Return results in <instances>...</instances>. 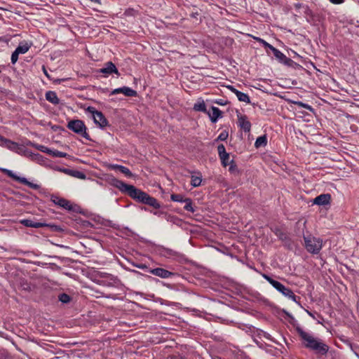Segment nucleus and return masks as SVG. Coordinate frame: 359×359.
Returning <instances> with one entry per match:
<instances>
[{
	"instance_id": "1",
	"label": "nucleus",
	"mask_w": 359,
	"mask_h": 359,
	"mask_svg": "<svg viewBox=\"0 0 359 359\" xmlns=\"http://www.w3.org/2000/svg\"><path fill=\"white\" fill-rule=\"evenodd\" d=\"M107 181L110 185L117 188L122 193L127 194L130 198L137 202L150 205L156 209L161 208L160 203L155 198L150 196L146 192L136 188L133 185L127 184L113 176H109Z\"/></svg>"
},
{
	"instance_id": "2",
	"label": "nucleus",
	"mask_w": 359,
	"mask_h": 359,
	"mask_svg": "<svg viewBox=\"0 0 359 359\" xmlns=\"http://www.w3.org/2000/svg\"><path fill=\"white\" fill-rule=\"evenodd\" d=\"M296 331L299 335L303 346L316 354L325 355L329 351V346L322 339L315 337L311 332L304 331L297 326Z\"/></svg>"
},
{
	"instance_id": "3",
	"label": "nucleus",
	"mask_w": 359,
	"mask_h": 359,
	"mask_svg": "<svg viewBox=\"0 0 359 359\" xmlns=\"http://www.w3.org/2000/svg\"><path fill=\"white\" fill-rule=\"evenodd\" d=\"M304 248L311 254L318 255L323 245V241L311 234L304 235Z\"/></svg>"
},
{
	"instance_id": "4",
	"label": "nucleus",
	"mask_w": 359,
	"mask_h": 359,
	"mask_svg": "<svg viewBox=\"0 0 359 359\" xmlns=\"http://www.w3.org/2000/svg\"><path fill=\"white\" fill-rule=\"evenodd\" d=\"M67 127L87 140H90V135L87 133V128L83 121L79 119L71 120L68 122Z\"/></svg>"
},
{
	"instance_id": "5",
	"label": "nucleus",
	"mask_w": 359,
	"mask_h": 359,
	"mask_svg": "<svg viewBox=\"0 0 359 359\" xmlns=\"http://www.w3.org/2000/svg\"><path fill=\"white\" fill-rule=\"evenodd\" d=\"M86 111L93 115L94 123L103 128L108 125V121L101 111L96 110L93 107H88Z\"/></svg>"
},
{
	"instance_id": "6",
	"label": "nucleus",
	"mask_w": 359,
	"mask_h": 359,
	"mask_svg": "<svg viewBox=\"0 0 359 359\" xmlns=\"http://www.w3.org/2000/svg\"><path fill=\"white\" fill-rule=\"evenodd\" d=\"M262 276L266 280H267L278 292L281 293L285 297H287V295L292 290L289 287H285L280 282L273 279L271 277H270L269 275L266 273H262Z\"/></svg>"
},
{
	"instance_id": "7",
	"label": "nucleus",
	"mask_w": 359,
	"mask_h": 359,
	"mask_svg": "<svg viewBox=\"0 0 359 359\" xmlns=\"http://www.w3.org/2000/svg\"><path fill=\"white\" fill-rule=\"evenodd\" d=\"M2 171L7 175L8 177H11L14 180L19 182L25 185L28 186L29 187L37 190L40 188V186L37 184H34L28 181V180L24 177H19L16 174H15L12 170L8 169H2Z\"/></svg>"
},
{
	"instance_id": "8",
	"label": "nucleus",
	"mask_w": 359,
	"mask_h": 359,
	"mask_svg": "<svg viewBox=\"0 0 359 359\" xmlns=\"http://www.w3.org/2000/svg\"><path fill=\"white\" fill-rule=\"evenodd\" d=\"M50 199H51V201L54 204L62 208L65 210H69V211L74 210L71 202L64 198H61L57 196L53 195V196H51Z\"/></svg>"
},
{
	"instance_id": "9",
	"label": "nucleus",
	"mask_w": 359,
	"mask_h": 359,
	"mask_svg": "<svg viewBox=\"0 0 359 359\" xmlns=\"http://www.w3.org/2000/svg\"><path fill=\"white\" fill-rule=\"evenodd\" d=\"M238 126L245 132L249 133L251 129V123L245 114L237 112Z\"/></svg>"
},
{
	"instance_id": "10",
	"label": "nucleus",
	"mask_w": 359,
	"mask_h": 359,
	"mask_svg": "<svg viewBox=\"0 0 359 359\" xmlns=\"http://www.w3.org/2000/svg\"><path fill=\"white\" fill-rule=\"evenodd\" d=\"M99 73H102L104 74L105 77H107L109 75L111 74L112 73H114L119 76V72L118 71V69L115 66V65L112 62H107L104 64V67L100 69L97 71Z\"/></svg>"
},
{
	"instance_id": "11",
	"label": "nucleus",
	"mask_w": 359,
	"mask_h": 359,
	"mask_svg": "<svg viewBox=\"0 0 359 359\" xmlns=\"http://www.w3.org/2000/svg\"><path fill=\"white\" fill-rule=\"evenodd\" d=\"M148 272L161 278H169L175 275L174 273L169 271L166 269H164L163 268H155L152 269H149Z\"/></svg>"
},
{
	"instance_id": "12",
	"label": "nucleus",
	"mask_w": 359,
	"mask_h": 359,
	"mask_svg": "<svg viewBox=\"0 0 359 359\" xmlns=\"http://www.w3.org/2000/svg\"><path fill=\"white\" fill-rule=\"evenodd\" d=\"M271 51L273 53L274 57L276 58V60H278L279 62L286 65H290V64L292 62V60L290 58L286 57L285 54H283L281 51L275 47H273Z\"/></svg>"
},
{
	"instance_id": "13",
	"label": "nucleus",
	"mask_w": 359,
	"mask_h": 359,
	"mask_svg": "<svg viewBox=\"0 0 359 359\" xmlns=\"http://www.w3.org/2000/svg\"><path fill=\"white\" fill-rule=\"evenodd\" d=\"M118 93H123L127 97H135L137 95V91L128 86L115 88L111 92V95H116Z\"/></svg>"
},
{
	"instance_id": "14",
	"label": "nucleus",
	"mask_w": 359,
	"mask_h": 359,
	"mask_svg": "<svg viewBox=\"0 0 359 359\" xmlns=\"http://www.w3.org/2000/svg\"><path fill=\"white\" fill-rule=\"evenodd\" d=\"M227 88L236 95V97L239 101L243 102H245L248 104L250 103V99L248 94L238 90L233 86H228Z\"/></svg>"
},
{
	"instance_id": "15",
	"label": "nucleus",
	"mask_w": 359,
	"mask_h": 359,
	"mask_svg": "<svg viewBox=\"0 0 359 359\" xmlns=\"http://www.w3.org/2000/svg\"><path fill=\"white\" fill-rule=\"evenodd\" d=\"M331 196L329 194H323L318 196L313 200V203L318 205H327L330 202Z\"/></svg>"
},
{
	"instance_id": "16",
	"label": "nucleus",
	"mask_w": 359,
	"mask_h": 359,
	"mask_svg": "<svg viewBox=\"0 0 359 359\" xmlns=\"http://www.w3.org/2000/svg\"><path fill=\"white\" fill-rule=\"evenodd\" d=\"M109 168L111 170H118V171L124 174L126 177H133V174L132 173V172L128 168L123 165L118 164H111L109 165Z\"/></svg>"
},
{
	"instance_id": "17",
	"label": "nucleus",
	"mask_w": 359,
	"mask_h": 359,
	"mask_svg": "<svg viewBox=\"0 0 359 359\" xmlns=\"http://www.w3.org/2000/svg\"><path fill=\"white\" fill-rule=\"evenodd\" d=\"M212 112L207 111V114H208L210 121L212 123H216L217 120L222 117V111L216 107H211Z\"/></svg>"
},
{
	"instance_id": "18",
	"label": "nucleus",
	"mask_w": 359,
	"mask_h": 359,
	"mask_svg": "<svg viewBox=\"0 0 359 359\" xmlns=\"http://www.w3.org/2000/svg\"><path fill=\"white\" fill-rule=\"evenodd\" d=\"M20 224H22V225H24L25 226H27V227L40 228V227H43V226H47V224L45 223L38 222L33 221L32 219H22V220H20Z\"/></svg>"
},
{
	"instance_id": "19",
	"label": "nucleus",
	"mask_w": 359,
	"mask_h": 359,
	"mask_svg": "<svg viewBox=\"0 0 359 359\" xmlns=\"http://www.w3.org/2000/svg\"><path fill=\"white\" fill-rule=\"evenodd\" d=\"M275 234L280 240L284 242V244L286 246L289 248L290 247L291 239L289 238L288 235L285 232L277 229L275 231Z\"/></svg>"
},
{
	"instance_id": "20",
	"label": "nucleus",
	"mask_w": 359,
	"mask_h": 359,
	"mask_svg": "<svg viewBox=\"0 0 359 359\" xmlns=\"http://www.w3.org/2000/svg\"><path fill=\"white\" fill-rule=\"evenodd\" d=\"M202 175L201 172H194L191 175V185L193 187H198L201 184Z\"/></svg>"
},
{
	"instance_id": "21",
	"label": "nucleus",
	"mask_w": 359,
	"mask_h": 359,
	"mask_svg": "<svg viewBox=\"0 0 359 359\" xmlns=\"http://www.w3.org/2000/svg\"><path fill=\"white\" fill-rule=\"evenodd\" d=\"M60 170L79 179L85 180L86 178V175L83 172L79 170H72L66 168L60 169Z\"/></svg>"
},
{
	"instance_id": "22",
	"label": "nucleus",
	"mask_w": 359,
	"mask_h": 359,
	"mask_svg": "<svg viewBox=\"0 0 359 359\" xmlns=\"http://www.w3.org/2000/svg\"><path fill=\"white\" fill-rule=\"evenodd\" d=\"M46 99L53 104H58L60 103V99L57 94L54 91H47L45 95Z\"/></svg>"
},
{
	"instance_id": "23",
	"label": "nucleus",
	"mask_w": 359,
	"mask_h": 359,
	"mask_svg": "<svg viewBox=\"0 0 359 359\" xmlns=\"http://www.w3.org/2000/svg\"><path fill=\"white\" fill-rule=\"evenodd\" d=\"M194 109L197 111L207 113L206 106L203 100H198L194 105Z\"/></svg>"
},
{
	"instance_id": "24",
	"label": "nucleus",
	"mask_w": 359,
	"mask_h": 359,
	"mask_svg": "<svg viewBox=\"0 0 359 359\" xmlns=\"http://www.w3.org/2000/svg\"><path fill=\"white\" fill-rule=\"evenodd\" d=\"M267 144V138L266 135H262L257 138L255 142V147L256 148H259L261 147H265Z\"/></svg>"
},
{
	"instance_id": "25",
	"label": "nucleus",
	"mask_w": 359,
	"mask_h": 359,
	"mask_svg": "<svg viewBox=\"0 0 359 359\" xmlns=\"http://www.w3.org/2000/svg\"><path fill=\"white\" fill-rule=\"evenodd\" d=\"M185 203L184 209L190 212H194L195 209L193 207L192 200L190 198H186L184 200Z\"/></svg>"
},
{
	"instance_id": "26",
	"label": "nucleus",
	"mask_w": 359,
	"mask_h": 359,
	"mask_svg": "<svg viewBox=\"0 0 359 359\" xmlns=\"http://www.w3.org/2000/svg\"><path fill=\"white\" fill-rule=\"evenodd\" d=\"M294 104L297 105L299 107L304 108L306 109H308L309 111L311 112H314V109L309 104L302 102L301 101H295L293 102Z\"/></svg>"
},
{
	"instance_id": "27",
	"label": "nucleus",
	"mask_w": 359,
	"mask_h": 359,
	"mask_svg": "<svg viewBox=\"0 0 359 359\" xmlns=\"http://www.w3.org/2000/svg\"><path fill=\"white\" fill-rule=\"evenodd\" d=\"M48 154L54 156V157H58V158H65L68 156L67 153L60 151L58 150H53L50 149V151H49Z\"/></svg>"
},
{
	"instance_id": "28",
	"label": "nucleus",
	"mask_w": 359,
	"mask_h": 359,
	"mask_svg": "<svg viewBox=\"0 0 359 359\" xmlns=\"http://www.w3.org/2000/svg\"><path fill=\"white\" fill-rule=\"evenodd\" d=\"M33 158L32 159V161H34L39 164H43L46 162V158L43 157L42 155L36 153L34 154V156H33Z\"/></svg>"
},
{
	"instance_id": "29",
	"label": "nucleus",
	"mask_w": 359,
	"mask_h": 359,
	"mask_svg": "<svg viewBox=\"0 0 359 359\" xmlns=\"http://www.w3.org/2000/svg\"><path fill=\"white\" fill-rule=\"evenodd\" d=\"M185 198L182 194H172L170 196V199L174 202L184 203Z\"/></svg>"
},
{
	"instance_id": "30",
	"label": "nucleus",
	"mask_w": 359,
	"mask_h": 359,
	"mask_svg": "<svg viewBox=\"0 0 359 359\" xmlns=\"http://www.w3.org/2000/svg\"><path fill=\"white\" fill-rule=\"evenodd\" d=\"M287 297L293 301L294 302H295L299 306L302 308V306L299 302L300 297L295 295L292 290H291V292H290Z\"/></svg>"
},
{
	"instance_id": "31",
	"label": "nucleus",
	"mask_w": 359,
	"mask_h": 359,
	"mask_svg": "<svg viewBox=\"0 0 359 359\" xmlns=\"http://www.w3.org/2000/svg\"><path fill=\"white\" fill-rule=\"evenodd\" d=\"M18 146V144L17 142H15L10 140H8V141L6 142V144L5 145V147L11 151L15 152Z\"/></svg>"
},
{
	"instance_id": "32",
	"label": "nucleus",
	"mask_w": 359,
	"mask_h": 359,
	"mask_svg": "<svg viewBox=\"0 0 359 359\" xmlns=\"http://www.w3.org/2000/svg\"><path fill=\"white\" fill-rule=\"evenodd\" d=\"M58 299L63 304H67L70 302L72 299L69 294L66 293H62L58 296Z\"/></svg>"
},
{
	"instance_id": "33",
	"label": "nucleus",
	"mask_w": 359,
	"mask_h": 359,
	"mask_svg": "<svg viewBox=\"0 0 359 359\" xmlns=\"http://www.w3.org/2000/svg\"><path fill=\"white\" fill-rule=\"evenodd\" d=\"M29 48V47L27 44L20 45L16 48V49L15 50L17 51L20 55V54H24V53H27L28 51Z\"/></svg>"
},
{
	"instance_id": "34",
	"label": "nucleus",
	"mask_w": 359,
	"mask_h": 359,
	"mask_svg": "<svg viewBox=\"0 0 359 359\" xmlns=\"http://www.w3.org/2000/svg\"><path fill=\"white\" fill-rule=\"evenodd\" d=\"M217 151H218L219 157H221L222 156H226V154H228L226 151V149H225L224 145L222 144L218 145V147H217Z\"/></svg>"
},
{
	"instance_id": "35",
	"label": "nucleus",
	"mask_w": 359,
	"mask_h": 359,
	"mask_svg": "<svg viewBox=\"0 0 359 359\" xmlns=\"http://www.w3.org/2000/svg\"><path fill=\"white\" fill-rule=\"evenodd\" d=\"M34 148L41 152L46 153V154H48L49 151H50V149H49L43 145L38 144L36 143H35Z\"/></svg>"
},
{
	"instance_id": "36",
	"label": "nucleus",
	"mask_w": 359,
	"mask_h": 359,
	"mask_svg": "<svg viewBox=\"0 0 359 359\" xmlns=\"http://www.w3.org/2000/svg\"><path fill=\"white\" fill-rule=\"evenodd\" d=\"M220 160H221V163H222V165L224 166V167H226L229 163H230V156H229V154H226V156H221L219 157Z\"/></svg>"
},
{
	"instance_id": "37",
	"label": "nucleus",
	"mask_w": 359,
	"mask_h": 359,
	"mask_svg": "<svg viewBox=\"0 0 359 359\" xmlns=\"http://www.w3.org/2000/svg\"><path fill=\"white\" fill-rule=\"evenodd\" d=\"M228 132L224 130L219 135L215 141H225L228 138Z\"/></svg>"
},
{
	"instance_id": "38",
	"label": "nucleus",
	"mask_w": 359,
	"mask_h": 359,
	"mask_svg": "<svg viewBox=\"0 0 359 359\" xmlns=\"http://www.w3.org/2000/svg\"><path fill=\"white\" fill-rule=\"evenodd\" d=\"M260 43L266 49V52L268 55H269L270 53L269 50L271 51L273 46L264 39L261 41Z\"/></svg>"
},
{
	"instance_id": "39",
	"label": "nucleus",
	"mask_w": 359,
	"mask_h": 359,
	"mask_svg": "<svg viewBox=\"0 0 359 359\" xmlns=\"http://www.w3.org/2000/svg\"><path fill=\"white\" fill-rule=\"evenodd\" d=\"M228 165H229V170L230 172L235 173L238 171L237 166L233 160L230 161Z\"/></svg>"
},
{
	"instance_id": "40",
	"label": "nucleus",
	"mask_w": 359,
	"mask_h": 359,
	"mask_svg": "<svg viewBox=\"0 0 359 359\" xmlns=\"http://www.w3.org/2000/svg\"><path fill=\"white\" fill-rule=\"evenodd\" d=\"M18 56H19V53L17 51L14 50V52L11 55V58L12 64H15L18 61Z\"/></svg>"
},
{
	"instance_id": "41",
	"label": "nucleus",
	"mask_w": 359,
	"mask_h": 359,
	"mask_svg": "<svg viewBox=\"0 0 359 359\" xmlns=\"http://www.w3.org/2000/svg\"><path fill=\"white\" fill-rule=\"evenodd\" d=\"M25 150H26V148L24 146L18 144L15 152L23 156Z\"/></svg>"
},
{
	"instance_id": "42",
	"label": "nucleus",
	"mask_w": 359,
	"mask_h": 359,
	"mask_svg": "<svg viewBox=\"0 0 359 359\" xmlns=\"http://www.w3.org/2000/svg\"><path fill=\"white\" fill-rule=\"evenodd\" d=\"M133 265L134 266H135L136 268H138L140 269L147 270V271L149 269L148 268V266L146 264H135V263H133Z\"/></svg>"
},
{
	"instance_id": "43",
	"label": "nucleus",
	"mask_w": 359,
	"mask_h": 359,
	"mask_svg": "<svg viewBox=\"0 0 359 359\" xmlns=\"http://www.w3.org/2000/svg\"><path fill=\"white\" fill-rule=\"evenodd\" d=\"M34 154L35 153H33L31 151H29L27 149H26L23 156L27 157V158H29L30 160H32L33 158V157H34L33 156H34Z\"/></svg>"
},
{
	"instance_id": "44",
	"label": "nucleus",
	"mask_w": 359,
	"mask_h": 359,
	"mask_svg": "<svg viewBox=\"0 0 359 359\" xmlns=\"http://www.w3.org/2000/svg\"><path fill=\"white\" fill-rule=\"evenodd\" d=\"M136 13H137V12H136V11H135V10H134V9H133V8H130V9H128V10L126 11L125 14H126V15H135L136 14Z\"/></svg>"
},
{
	"instance_id": "45",
	"label": "nucleus",
	"mask_w": 359,
	"mask_h": 359,
	"mask_svg": "<svg viewBox=\"0 0 359 359\" xmlns=\"http://www.w3.org/2000/svg\"><path fill=\"white\" fill-rule=\"evenodd\" d=\"M7 141L8 139L4 137L2 135H0V146L5 147Z\"/></svg>"
},
{
	"instance_id": "46",
	"label": "nucleus",
	"mask_w": 359,
	"mask_h": 359,
	"mask_svg": "<svg viewBox=\"0 0 359 359\" xmlns=\"http://www.w3.org/2000/svg\"><path fill=\"white\" fill-rule=\"evenodd\" d=\"M296 7H297V8H299V9H302V10H303V11H304V12H306V11H309V10H308V8H307L306 6H303V5H302V4L296 5Z\"/></svg>"
},
{
	"instance_id": "47",
	"label": "nucleus",
	"mask_w": 359,
	"mask_h": 359,
	"mask_svg": "<svg viewBox=\"0 0 359 359\" xmlns=\"http://www.w3.org/2000/svg\"><path fill=\"white\" fill-rule=\"evenodd\" d=\"M42 70H43V72L44 73V74L46 75V76L48 78V79H50V75L48 74L45 66H43L42 67Z\"/></svg>"
},
{
	"instance_id": "48",
	"label": "nucleus",
	"mask_w": 359,
	"mask_h": 359,
	"mask_svg": "<svg viewBox=\"0 0 359 359\" xmlns=\"http://www.w3.org/2000/svg\"><path fill=\"white\" fill-rule=\"evenodd\" d=\"M330 1L334 4H340L343 2V0H330Z\"/></svg>"
},
{
	"instance_id": "49",
	"label": "nucleus",
	"mask_w": 359,
	"mask_h": 359,
	"mask_svg": "<svg viewBox=\"0 0 359 359\" xmlns=\"http://www.w3.org/2000/svg\"><path fill=\"white\" fill-rule=\"evenodd\" d=\"M305 311L306 312V313H307L309 316H311L312 318L315 319L314 314H313L312 312H311V311H309V310H306V309L305 310Z\"/></svg>"
},
{
	"instance_id": "50",
	"label": "nucleus",
	"mask_w": 359,
	"mask_h": 359,
	"mask_svg": "<svg viewBox=\"0 0 359 359\" xmlns=\"http://www.w3.org/2000/svg\"><path fill=\"white\" fill-rule=\"evenodd\" d=\"M26 144L27 146H30V147H34V146H35V143L33 142H31L29 140L27 142Z\"/></svg>"
},
{
	"instance_id": "51",
	"label": "nucleus",
	"mask_w": 359,
	"mask_h": 359,
	"mask_svg": "<svg viewBox=\"0 0 359 359\" xmlns=\"http://www.w3.org/2000/svg\"><path fill=\"white\" fill-rule=\"evenodd\" d=\"M166 253L168 255H172L174 254L173 251L171 250H166Z\"/></svg>"
},
{
	"instance_id": "52",
	"label": "nucleus",
	"mask_w": 359,
	"mask_h": 359,
	"mask_svg": "<svg viewBox=\"0 0 359 359\" xmlns=\"http://www.w3.org/2000/svg\"><path fill=\"white\" fill-rule=\"evenodd\" d=\"M257 41H258L259 43H261V41L263 40L262 39L259 38V37H257V36H254L253 37Z\"/></svg>"
},
{
	"instance_id": "53",
	"label": "nucleus",
	"mask_w": 359,
	"mask_h": 359,
	"mask_svg": "<svg viewBox=\"0 0 359 359\" xmlns=\"http://www.w3.org/2000/svg\"><path fill=\"white\" fill-rule=\"evenodd\" d=\"M216 103H217V104H219V105H224V103L222 102V100H217V101H216Z\"/></svg>"
},
{
	"instance_id": "54",
	"label": "nucleus",
	"mask_w": 359,
	"mask_h": 359,
	"mask_svg": "<svg viewBox=\"0 0 359 359\" xmlns=\"http://www.w3.org/2000/svg\"><path fill=\"white\" fill-rule=\"evenodd\" d=\"M131 272L134 273H136V274H139V275H141L142 273L140 272H139L138 271H136V270H130Z\"/></svg>"
},
{
	"instance_id": "55",
	"label": "nucleus",
	"mask_w": 359,
	"mask_h": 359,
	"mask_svg": "<svg viewBox=\"0 0 359 359\" xmlns=\"http://www.w3.org/2000/svg\"><path fill=\"white\" fill-rule=\"evenodd\" d=\"M92 2L100 4V0H90Z\"/></svg>"
},
{
	"instance_id": "56",
	"label": "nucleus",
	"mask_w": 359,
	"mask_h": 359,
	"mask_svg": "<svg viewBox=\"0 0 359 359\" xmlns=\"http://www.w3.org/2000/svg\"><path fill=\"white\" fill-rule=\"evenodd\" d=\"M357 27H359V25L357 26Z\"/></svg>"
}]
</instances>
